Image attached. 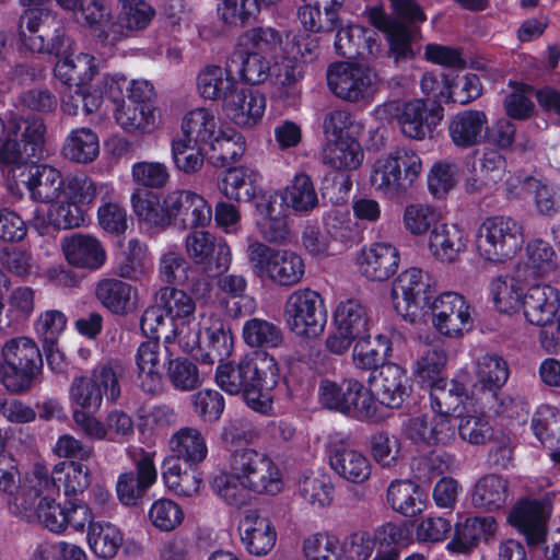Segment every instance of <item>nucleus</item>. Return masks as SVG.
<instances>
[{
    "instance_id": "54",
    "label": "nucleus",
    "mask_w": 560,
    "mask_h": 560,
    "mask_svg": "<svg viewBox=\"0 0 560 560\" xmlns=\"http://www.w3.org/2000/svg\"><path fill=\"white\" fill-rule=\"evenodd\" d=\"M282 36L272 27H254L246 31L238 42L242 49L258 51V54L267 56L271 59L281 50Z\"/></svg>"
},
{
    "instance_id": "24",
    "label": "nucleus",
    "mask_w": 560,
    "mask_h": 560,
    "mask_svg": "<svg viewBox=\"0 0 560 560\" xmlns=\"http://www.w3.org/2000/svg\"><path fill=\"white\" fill-rule=\"evenodd\" d=\"M238 530L244 548L252 556H267L276 546L277 530L272 522L255 511L245 514Z\"/></svg>"
},
{
    "instance_id": "13",
    "label": "nucleus",
    "mask_w": 560,
    "mask_h": 560,
    "mask_svg": "<svg viewBox=\"0 0 560 560\" xmlns=\"http://www.w3.org/2000/svg\"><path fill=\"white\" fill-rule=\"evenodd\" d=\"M431 289V278L422 269L411 267L401 271L392 287V300L397 314L416 323L421 317V302L430 303Z\"/></svg>"
},
{
    "instance_id": "3",
    "label": "nucleus",
    "mask_w": 560,
    "mask_h": 560,
    "mask_svg": "<svg viewBox=\"0 0 560 560\" xmlns=\"http://www.w3.org/2000/svg\"><path fill=\"white\" fill-rule=\"evenodd\" d=\"M54 492H48L47 481L36 475H25L16 492L9 500L11 512L27 523L38 522L51 533L67 529L66 508L56 502Z\"/></svg>"
},
{
    "instance_id": "42",
    "label": "nucleus",
    "mask_w": 560,
    "mask_h": 560,
    "mask_svg": "<svg viewBox=\"0 0 560 560\" xmlns=\"http://www.w3.org/2000/svg\"><path fill=\"white\" fill-rule=\"evenodd\" d=\"M387 502L397 513L413 517L424 511L427 497L415 482L394 480L387 489Z\"/></svg>"
},
{
    "instance_id": "4",
    "label": "nucleus",
    "mask_w": 560,
    "mask_h": 560,
    "mask_svg": "<svg viewBox=\"0 0 560 560\" xmlns=\"http://www.w3.org/2000/svg\"><path fill=\"white\" fill-rule=\"evenodd\" d=\"M124 366L114 360L98 362L90 374L77 375L69 386V402L72 410L98 411L103 399L115 402L120 396Z\"/></svg>"
},
{
    "instance_id": "2",
    "label": "nucleus",
    "mask_w": 560,
    "mask_h": 560,
    "mask_svg": "<svg viewBox=\"0 0 560 560\" xmlns=\"http://www.w3.org/2000/svg\"><path fill=\"white\" fill-rule=\"evenodd\" d=\"M219 363L215 382L221 389L230 395L242 393L246 405L255 412L269 415L272 411L271 390L279 381V368L272 355L255 351L236 365Z\"/></svg>"
},
{
    "instance_id": "43",
    "label": "nucleus",
    "mask_w": 560,
    "mask_h": 560,
    "mask_svg": "<svg viewBox=\"0 0 560 560\" xmlns=\"http://www.w3.org/2000/svg\"><path fill=\"white\" fill-rule=\"evenodd\" d=\"M235 89L232 71L220 66H206L197 75V90L205 100L225 102Z\"/></svg>"
},
{
    "instance_id": "29",
    "label": "nucleus",
    "mask_w": 560,
    "mask_h": 560,
    "mask_svg": "<svg viewBox=\"0 0 560 560\" xmlns=\"http://www.w3.org/2000/svg\"><path fill=\"white\" fill-rule=\"evenodd\" d=\"M98 72L96 58L88 52L73 51L59 57L54 68L55 78L65 86L80 88L93 80Z\"/></svg>"
},
{
    "instance_id": "47",
    "label": "nucleus",
    "mask_w": 560,
    "mask_h": 560,
    "mask_svg": "<svg viewBox=\"0 0 560 560\" xmlns=\"http://www.w3.org/2000/svg\"><path fill=\"white\" fill-rule=\"evenodd\" d=\"M283 203L299 213H308L318 207L319 200L314 184L305 173L296 174L282 190Z\"/></svg>"
},
{
    "instance_id": "36",
    "label": "nucleus",
    "mask_w": 560,
    "mask_h": 560,
    "mask_svg": "<svg viewBox=\"0 0 560 560\" xmlns=\"http://www.w3.org/2000/svg\"><path fill=\"white\" fill-rule=\"evenodd\" d=\"M221 128L220 119L213 110L197 107L183 116L180 137L189 139L195 145H209Z\"/></svg>"
},
{
    "instance_id": "45",
    "label": "nucleus",
    "mask_w": 560,
    "mask_h": 560,
    "mask_svg": "<svg viewBox=\"0 0 560 560\" xmlns=\"http://www.w3.org/2000/svg\"><path fill=\"white\" fill-rule=\"evenodd\" d=\"M363 151L355 137L327 140L324 162L337 170H355L363 161Z\"/></svg>"
},
{
    "instance_id": "10",
    "label": "nucleus",
    "mask_w": 560,
    "mask_h": 560,
    "mask_svg": "<svg viewBox=\"0 0 560 560\" xmlns=\"http://www.w3.org/2000/svg\"><path fill=\"white\" fill-rule=\"evenodd\" d=\"M319 401L328 409L351 416L358 420H369L376 415V402L371 388L354 378H346L340 384L324 380L318 388Z\"/></svg>"
},
{
    "instance_id": "61",
    "label": "nucleus",
    "mask_w": 560,
    "mask_h": 560,
    "mask_svg": "<svg viewBox=\"0 0 560 560\" xmlns=\"http://www.w3.org/2000/svg\"><path fill=\"white\" fill-rule=\"evenodd\" d=\"M97 196L96 183L84 173L69 174L62 184V197L77 206H91Z\"/></svg>"
},
{
    "instance_id": "58",
    "label": "nucleus",
    "mask_w": 560,
    "mask_h": 560,
    "mask_svg": "<svg viewBox=\"0 0 560 560\" xmlns=\"http://www.w3.org/2000/svg\"><path fill=\"white\" fill-rule=\"evenodd\" d=\"M490 292L495 307L501 313H514L522 306V287L514 277H498L490 284Z\"/></svg>"
},
{
    "instance_id": "55",
    "label": "nucleus",
    "mask_w": 560,
    "mask_h": 560,
    "mask_svg": "<svg viewBox=\"0 0 560 560\" xmlns=\"http://www.w3.org/2000/svg\"><path fill=\"white\" fill-rule=\"evenodd\" d=\"M269 57L240 48L232 56V62L240 63L241 77L250 84H258L266 81L271 74V62Z\"/></svg>"
},
{
    "instance_id": "6",
    "label": "nucleus",
    "mask_w": 560,
    "mask_h": 560,
    "mask_svg": "<svg viewBox=\"0 0 560 560\" xmlns=\"http://www.w3.org/2000/svg\"><path fill=\"white\" fill-rule=\"evenodd\" d=\"M0 383L11 394L31 389L42 365V354L36 342L28 337L7 340L1 348Z\"/></svg>"
},
{
    "instance_id": "5",
    "label": "nucleus",
    "mask_w": 560,
    "mask_h": 560,
    "mask_svg": "<svg viewBox=\"0 0 560 560\" xmlns=\"http://www.w3.org/2000/svg\"><path fill=\"white\" fill-rule=\"evenodd\" d=\"M422 172V160L412 150L395 148L372 164L370 182L382 196L396 199L406 195Z\"/></svg>"
},
{
    "instance_id": "41",
    "label": "nucleus",
    "mask_w": 560,
    "mask_h": 560,
    "mask_svg": "<svg viewBox=\"0 0 560 560\" xmlns=\"http://www.w3.org/2000/svg\"><path fill=\"white\" fill-rule=\"evenodd\" d=\"M497 522L492 516L468 517L462 525H456L455 536L446 548L452 552L467 553L481 539L494 535Z\"/></svg>"
},
{
    "instance_id": "28",
    "label": "nucleus",
    "mask_w": 560,
    "mask_h": 560,
    "mask_svg": "<svg viewBox=\"0 0 560 560\" xmlns=\"http://www.w3.org/2000/svg\"><path fill=\"white\" fill-rule=\"evenodd\" d=\"M465 232L453 223L442 222L430 231L428 249L432 257L441 262H454L466 250Z\"/></svg>"
},
{
    "instance_id": "50",
    "label": "nucleus",
    "mask_w": 560,
    "mask_h": 560,
    "mask_svg": "<svg viewBox=\"0 0 560 560\" xmlns=\"http://www.w3.org/2000/svg\"><path fill=\"white\" fill-rule=\"evenodd\" d=\"M97 300L110 312L125 314L132 306L135 290L131 284L119 279L106 278L97 282L95 288Z\"/></svg>"
},
{
    "instance_id": "31",
    "label": "nucleus",
    "mask_w": 560,
    "mask_h": 560,
    "mask_svg": "<svg viewBox=\"0 0 560 560\" xmlns=\"http://www.w3.org/2000/svg\"><path fill=\"white\" fill-rule=\"evenodd\" d=\"M215 285L218 291L226 299H221L220 304L231 317H240L250 313L255 308V301L246 294L247 279L237 273H218Z\"/></svg>"
},
{
    "instance_id": "27",
    "label": "nucleus",
    "mask_w": 560,
    "mask_h": 560,
    "mask_svg": "<svg viewBox=\"0 0 560 560\" xmlns=\"http://www.w3.org/2000/svg\"><path fill=\"white\" fill-rule=\"evenodd\" d=\"M223 108L235 125L252 128L265 114L266 98L250 89L237 90L236 88L223 103Z\"/></svg>"
},
{
    "instance_id": "51",
    "label": "nucleus",
    "mask_w": 560,
    "mask_h": 560,
    "mask_svg": "<svg viewBox=\"0 0 560 560\" xmlns=\"http://www.w3.org/2000/svg\"><path fill=\"white\" fill-rule=\"evenodd\" d=\"M212 158L220 162L221 166L238 161L246 149L244 136L234 128H221L209 144Z\"/></svg>"
},
{
    "instance_id": "35",
    "label": "nucleus",
    "mask_w": 560,
    "mask_h": 560,
    "mask_svg": "<svg viewBox=\"0 0 560 560\" xmlns=\"http://www.w3.org/2000/svg\"><path fill=\"white\" fill-rule=\"evenodd\" d=\"M476 387L485 398L495 397L510 376L508 362L495 353H486L476 362Z\"/></svg>"
},
{
    "instance_id": "38",
    "label": "nucleus",
    "mask_w": 560,
    "mask_h": 560,
    "mask_svg": "<svg viewBox=\"0 0 560 560\" xmlns=\"http://www.w3.org/2000/svg\"><path fill=\"white\" fill-rule=\"evenodd\" d=\"M361 48L365 49L368 55H377L381 51L378 35L360 25H349L338 30L335 38V49L338 55L351 58L363 54Z\"/></svg>"
},
{
    "instance_id": "16",
    "label": "nucleus",
    "mask_w": 560,
    "mask_h": 560,
    "mask_svg": "<svg viewBox=\"0 0 560 560\" xmlns=\"http://www.w3.org/2000/svg\"><path fill=\"white\" fill-rule=\"evenodd\" d=\"M371 25L386 35L389 56L395 61L411 59L418 52L413 47L419 30L417 26H407L400 21L393 20L381 7H371L364 11Z\"/></svg>"
},
{
    "instance_id": "48",
    "label": "nucleus",
    "mask_w": 560,
    "mask_h": 560,
    "mask_svg": "<svg viewBox=\"0 0 560 560\" xmlns=\"http://www.w3.org/2000/svg\"><path fill=\"white\" fill-rule=\"evenodd\" d=\"M430 388L431 408L434 413L453 416L467 397L466 386L457 380H438Z\"/></svg>"
},
{
    "instance_id": "12",
    "label": "nucleus",
    "mask_w": 560,
    "mask_h": 560,
    "mask_svg": "<svg viewBox=\"0 0 560 560\" xmlns=\"http://www.w3.org/2000/svg\"><path fill=\"white\" fill-rule=\"evenodd\" d=\"M432 325L448 338H462L474 327V307L462 294L446 291L428 303Z\"/></svg>"
},
{
    "instance_id": "14",
    "label": "nucleus",
    "mask_w": 560,
    "mask_h": 560,
    "mask_svg": "<svg viewBox=\"0 0 560 560\" xmlns=\"http://www.w3.org/2000/svg\"><path fill=\"white\" fill-rule=\"evenodd\" d=\"M188 258L208 276L230 269L233 254L228 242L206 231H194L185 238Z\"/></svg>"
},
{
    "instance_id": "59",
    "label": "nucleus",
    "mask_w": 560,
    "mask_h": 560,
    "mask_svg": "<svg viewBox=\"0 0 560 560\" xmlns=\"http://www.w3.org/2000/svg\"><path fill=\"white\" fill-rule=\"evenodd\" d=\"M184 511L175 501L161 498L152 502L148 511L150 524L161 532H172L184 521Z\"/></svg>"
},
{
    "instance_id": "56",
    "label": "nucleus",
    "mask_w": 560,
    "mask_h": 560,
    "mask_svg": "<svg viewBox=\"0 0 560 560\" xmlns=\"http://www.w3.org/2000/svg\"><path fill=\"white\" fill-rule=\"evenodd\" d=\"M532 427L536 438L546 446L560 444V412L557 408L540 406L532 419Z\"/></svg>"
},
{
    "instance_id": "7",
    "label": "nucleus",
    "mask_w": 560,
    "mask_h": 560,
    "mask_svg": "<svg viewBox=\"0 0 560 560\" xmlns=\"http://www.w3.org/2000/svg\"><path fill=\"white\" fill-rule=\"evenodd\" d=\"M246 254L253 273L277 285H295L305 273L302 257L293 250L273 248L261 242L250 241Z\"/></svg>"
},
{
    "instance_id": "18",
    "label": "nucleus",
    "mask_w": 560,
    "mask_h": 560,
    "mask_svg": "<svg viewBox=\"0 0 560 560\" xmlns=\"http://www.w3.org/2000/svg\"><path fill=\"white\" fill-rule=\"evenodd\" d=\"M27 475H36L38 479H45L48 492L57 494L62 489L66 497L83 493L91 483L89 467L75 460L58 463L50 472L44 465L35 464Z\"/></svg>"
},
{
    "instance_id": "26",
    "label": "nucleus",
    "mask_w": 560,
    "mask_h": 560,
    "mask_svg": "<svg viewBox=\"0 0 560 560\" xmlns=\"http://www.w3.org/2000/svg\"><path fill=\"white\" fill-rule=\"evenodd\" d=\"M488 117L485 112L464 109L453 115L447 122L451 142L466 150L479 145L486 137Z\"/></svg>"
},
{
    "instance_id": "17",
    "label": "nucleus",
    "mask_w": 560,
    "mask_h": 560,
    "mask_svg": "<svg viewBox=\"0 0 560 560\" xmlns=\"http://www.w3.org/2000/svg\"><path fill=\"white\" fill-rule=\"evenodd\" d=\"M396 109L401 132L416 140L430 137L444 117V108L440 104L420 98L404 102Z\"/></svg>"
},
{
    "instance_id": "46",
    "label": "nucleus",
    "mask_w": 560,
    "mask_h": 560,
    "mask_svg": "<svg viewBox=\"0 0 560 560\" xmlns=\"http://www.w3.org/2000/svg\"><path fill=\"white\" fill-rule=\"evenodd\" d=\"M335 328L361 337L369 332L372 320L365 305L354 299L341 301L334 312Z\"/></svg>"
},
{
    "instance_id": "64",
    "label": "nucleus",
    "mask_w": 560,
    "mask_h": 560,
    "mask_svg": "<svg viewBox=\"0 0 560 560\" xmlns=\"http://www.w3.org/2000/svg\"><path fill=\"white\" fill-rule=\"evenodd\" d=\"M300 492L304 500L314 506L324 508L334 499V486L327 475L311 472L300 481Z\"/></svg>"
},
{
    "instance_id": "21",
    "label": "nucleus",
    "mask_w": 560,
    "mask_h": 560,
    "mask_svg": "<svg viewBox=\"0 0 560 560\" xmlns=\"http://www.w3.org/2000/svg\"><path fill=\"white\" fill-rule=\"evenodd\" d=\"M61 249L69 265L79 269L98 270L106 261V250L98 238L74 233L61 240Z\"/></svg>"
},
{
    "instance_id": "19",
    "label": "nucleus",
    "mask_w": 560,
    "mask_h": 560,
    "mask_svg": "<svg viewBox=\"0 0 560 560\" xmlns=\"http://www.w3.org/2000/svg\"><path fill=\"white\" fill-rule=\"evenodd\" d=\"M400 253L398 248L385 241L370 243L361 248L357 256L360 275L369 281L383 282L398 270Z\"/></svg>"
},
{
    "instance_id": "23",
    "label": "nucleus",
    "mask_w": 560,
    "mask_h": 560,
    "mask_svg": "<svg viewBox=\"0 0 560 560\" xmlns=\"http://www.w3.org/2000/svg\"><path fill=\"white\" fill-rule=\"evenodd\" d=\"M202 345L208 348L203 353H196L195 358L203 364L212 365L222 362L229 357L233 348V338L224 322L217 314L203 313L200 316Z\"/></svg>"
},
{
    "instance_id": "34",
    "label": "nucleus",
    "mask_w": 560,
    "mask_h": 560,
    "mask_svg": "<svg viewBox=\"0 0 560 560\" xmlns=\"http://www.w3.org/2000/svg\"><path fill=\"white\" fill-rule=\"evenodd\" d=\"M63 179L61 172L56 167L37 164L30 167L26 187L33 200L55 202L62 197Z\"/></svg>"
},
{
    "instance_id": "32",
    "label": "nucleus",
    "mask_w": 560,
    "mask_h": 560,
    "mask_svg": "<svg viewBox=\"0 0 560 560\" xmlns=\"http://www.w3.org/2000/svg\"><path fill=\"white\" fill-rule=\"evenodd\" d=\"M329 465L337 476L355 485L364 483L372 475L370 459L365 454L354 448H335L329 456Z\"/></svg>"
},
{
    "instance_id": "39",
    "label": "nucleus",
    "mask_w": 560,
    "mask_h": 560,
    "mask_svg": "<svg viewBox=\"0 0 560 560\" xmlns=\"http://www.w3.org/2000/svg\"><path fill=\"white\" fill-rule=\"evenodd\" d=\"M510 495V485L502 476L490 474L480 478L471 493V504L481 511L494 512L503 509Z\"/></svg>"
},
{
    "instance_id": "44",
    "label": "nucleus",
    "mask_w": 560,
    "mask_h": 560,
    "mask_svg": "<svg viewBox=\"0 0 560 560\" xmlns=\"http://www.w3.org/2000/svg\"><path fill=\"white\" fill-rule=\"evenodd\" d=\"M86 541L90 550L97 558L110 560L120 549L124 535L116 525L97 521L88 526Z\"/></svg>"
},
{
    "instance_id": "9",
    "label": "nucleus",
    "mask_w": 560,
    "mask_h": 560,
    "mask_svg": "<svg viewBox=\"0 0 560 560\" xmlns=\"http://www.w3.org/2000/svg\"><path fill=\"white\" fill-rule=\"evenodd\" d=\"M331 93L348 103H370L380 88L377 73L369 66L335 62L326 73Z\"/></svg>"
},
{
    "instance_id": "22",
    "label": "nucleus",
    "mask_w": 560,
    "mask_h": 560,
    "mask_svg": "<svg viewBox=\"0 0 560 560\" xmlns=\"http://www.w3.org/2000/svg\"><path fill=\"white\" fill-rule=\"evenodd\" d=\"M218 189L229 200L252 202L261 192V175L248 166H235L218 177Z\"/></svg>"
},
{
    "instance_id": "20",
    "label": "nucleus",
    "mask_w": 560,
    "mask_h": 560,
    "mask_svg": "<svg viewBox=\"0 0 560 560\" xmlns=\"http://www.w3.org/2000/svg\"><path fill=\"white\" fill-rule=\"evenodd\" d=\"M368 384L375 402L399 408L409 394L410 385L406 372L397 364L382 365L370 373Z\"/></svg>"
},
{
    "instance_id": "62",
    "label": "nucleus",
    "mask_w": 560,
    "mask_h": 560,
    "mask_svg": "<svg viewBox=\"0 0 560 560\" xmlns=\"http://www.w3.org/2000/svg\"><path fill=\"white\" fill-rule=\"evenodd\" d=\"M243 338L250 347L277 348L282 342L280 328L261 318H252L245 322Z\"/></svg>"
},
{
    "instance_id": "8",
    "label": "nucleus",
    "mask_w": 560,
    "mask_h": 560,
    "mask_svg": "<svg viewBox=\"0 0 560 560\" xmlns=\"http://www.w3.org/2000/svg\"><path fill=\"white\" fill-rule=\"evenodd\" d=\"M524 240V229L517 220L509 215H493L480 224L476 248L483 260L504 264L517 255Z\"/></svg>"
},
{
    "instance_id": "57",
    "label": "nucleus",
    "mask_w": 560,
    "mask_h": 560,
    "mask_svg": "<svg viewBox=\"0 0 560 560\" xmlns=\"http://www.w3.org/2000/svg\"><path fill=\"white\" fill-rule=\"evenodd\" d=\"M155 303L166 312L170 318H187L194 315L196 303L183 290L163 287L155 293Z\"/></svg>"
},
{
    "instance_id": "40",
    "label": "nucleus",
    "mask_w": 560,
    "mask_h": 560,
    "mask_svg": "<svg viewBox=\"0 0 560 560\" xmlns=\"http://www.w3.org/2000/svg\"><path fill=\"white\" fill-rule=\"evenodd\" d=\"M139 386L149 394L162 389L160 343L156 340L142 342L136 354Z\"/></svg>"
},
{
    "instance_id": "15",
    "label": "nucleus",
    "mask_w": 560,
    "mask_h": 560,
    "mask_svg": "<svg viewBox=\"0 0 560 560\" xmlns=\"http://www.w3.org/2000/svg\"><path fill=\"white\" fill-rule=\"evenodd\" d=\"M167 224L183 229L205 228L211 221V207L199 194L187 189H175L164 196Z\"/></svg>"
},
{
    "instance_id": "60",
    "label": "nucleus",
    "mask_w": 560,
    "mask_h": 560,
    "mask_svg": "<svg viewBox=\"0 0 560 560\" xmlns=\"http://www.w3.org/2000/svg\"><path fill=\"white\" fill-rule=\"evenodd\" d=\"M171 152L174 165L185 174H195L203 166L202 145H195L189 139L182 137L173 139Z\"/></svg>"
},
{
    "instance_id": "11",
    "label": "nucleus",
    "mask_w": 560,
    "mask_h": 560,
    "mask_svg": "<svg viewBox=\"0 0 560 560\" xmlns=\"http://www.w3.org/2000/svg\"><path fill=\"white\" fill-rule=\"evenodd\" d=\"M283 314L289 329L300 337L318 336L327 320L322 296L311 289L293 291L287 298Z\"/></svg>"
},
{
    "instance_id": "53",
    "label": "nucleus",
    "mask_w": 560,
    "mask_h": 560,
    "mask_svg": "<svg viewBox=\"0 0 560 560\" xmlns=\"http://www.w3.org/2000/svg\"><path fill=\"white\" fill-rule=\"evenodd\" d=\"M9 135L18 136L21 131L25 151L36 156L45 142L46 126L38 116H28L25 119L15 117L7 122Z\"/></svg>"
},
{
    "instance_id": "37",
    "label": "nucleus",
    "mask_w": 560,
    "mask_h": 560,
    "mask_svg": "<svg viewBox=\"0 0 560 560\" xmlns=\"http://www.w3.org/2000/svg\"><path fill=\"white\" fill-rule=\"evenodd\" d=\"M168 446L176 459L188 465H198L208 455L206 436L195 427H183L175 431L168 440Z\"/></svg>"
},
{
    "instance_id": "63",
    "label": "nucleus",
    "mask_w": 560,
    "mask_h": 560,
    "mask_svg": "<svg viewBox=\"0 0 560 560\" xmlns=\"http://www.w3.org/2000/svg\"><path fill=\"white\" fill-rule=\"evenodd\" d=\"M439 211L424 203H412L405 208L402 223L405 229L415 236L423 235L440 224Z\"/></svg>"
},
{
    "instance_id": "52",
    "label": "nucleus",
    "mask_w": 560,
    "mask_h": 560,
    "mask_svg": "<svg viewBox=\"0 0 560 560\" xmlns=\"http://www.w3.org/2000/svg\"><path fill=\"white\" fill-rule=\"evenodd\" d=\"M506 162L497 150H486L480 164V174L467 183V190L481 192L503 179Z\"/></svg>"
},
{
    "instance_id": "30",
    "label": "nucleus",
    "mask_w": 560,
    "mask_h": 560,
    "mask_svg": "<svg viewBox=\"0 0 560 560\" xmlns=\"http://www.w3.org/2000/svg\"><path fill=\"white\" fill-rule=\"evenodd\" d=\"M559 306V291L548 284L530 287L522 301L525 318L536 326L555 319L558 316Z\"/></svg>"
},
{
    "instance_id": "25",
    "label": "nucleus",
    "mask_w": 560,
    "mask_h": 560,
    "mask_svg": "<svg viewBox=\"0 0 560 560\" xmlns=\"http://www.w3.org/2000/svg\"><path fill=\"white\" fill-rule=\"evenodd\" d=\"M548 514V506L541 501H521L511 510L508 520L529 545H539L546 539Z\"/></svg>"
},
{
    "instance_id": "33",
    "label": "nucleus",
    "mask_w": 560,
    "mask_h": 560,
    "mask_svg": "<svg viewBox=\"0 0 560 560\" xmlns=\"http://www.w3.org/2000/svg\"><path fill=\"white\" fill-rule=\"evenodd\" d=\"M115 119L121 129L132 135H150L159 128L156 108L152 103L122 101L115 110Z\"/></svg>"
},
{
    "instance_id": "49",
    "label": "nucleus",
    "mask_w": 560,
    "mask_h": 560,
    "mask_svg": "<svg viewBox=\"0 0 560 560\" xmlns=\"http://www.w3.org/2000/svg\"><path fill=\"white\" fill-rule=\"evenodd\" d=\"M98 153V137L90 128L73 129L65 139L62 155L69 161L86 164L93 162Z\"/></svg>"
},
{
    "instance_id": "1",
    "label": "nucleus",
    "mask_w": 560,
    "mask_h": 560,
    "mask_svg": "<svg viewBox=\"0 0 560 560\" xmlns=\"http://www.w3.org/2000/svg\"><path fill=\"white\" fill-rule=\"evenodd\" d=\"M214 493L233 506L245 505L252 495L275 497L283 491V472L266 453L244 447L233 451L226 468L211 481Z\"/></svg>"
}]
</instances>
